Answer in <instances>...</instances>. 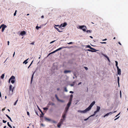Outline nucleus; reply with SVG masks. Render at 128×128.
<instances>
[{
	"mask_svg": "<svg viewBox=\"0 0 128 128\" xmlns=\"http://www.w3.org/2000/svg\"><path fill=\"white\" fill-rule=\"evenodd\" d=\"M95 101H93L91 104H90V106L87 108L85 109L84 110H78V112H80L81 113H85L87 111H89L90 110L92 107V106L95 104Z\"/></svg>",
	"mask_w": 128,
	"mask_h": 128,
	"instance_id": "nucleus-1",
	"label": "nucleus"
},
{
	"mask_svg": "<svg viewBox=\"0 0 128 128\" xmlns=\"http://www.w3.org/2000/svg\"><path fill=\"white\" fill-rule=\"evenodd\" d=\"M15 78V77L14 76H11V77L9 79L8 81V82L9 83L10 82V81L11 80V83L13 84L15 82V80H14Z\"/></svg>",
	"mask_w": 128,
	"mask_h": 128,
	"instance_id": "nucleus-2",
	"label": "nucleus"
},
{
	"mask_svg": "<svg viewBox=\"0 0 128 128\" xmlns=\"http://www.w3.org/2000/svg\"><path fill=\"white\" fill-rule=\"evenodd\" d=\"M79 28L82 29V30L84 32H86V29L87 28L85 26H79Z\"/></svg>",
	"mask_w": 128,
	"mask_h": 128,
	"instance_id": "nucleus-3",
	"label": "nucleus"
},
{
	"mask_svg": "<svg viewBox=\"0 0 128 128\" xmlns=\"http://www.w3.org/2000/svg\"><path fill=\"white\" fill-rule=\"evenodd\" d=\"M63 122V120L62 119H61L60 120V122H59L57 125V126L58 127L60 128L61 125V124H62Z\"/></svg>",
	"mask_w": 128,
	"mask_h": 128,
	"instance_id": "nucleus-4",
	"label": "nucleus"
},
{
	"mask_svg": "<svg viewBox=\"0 0 128 128\" xmlns=\"http://www.w3.org/2000/svg\"><path fill=\"white\" fill-rule=\"evenodd\" d=\"M55 97L56 98V99H57V100L58 101H59V102H64V101L63 100H60V99H59L58 98V96H57V95L56 94L55 95Z\"/></svg>",
	"mask_w": 128,
	"mask_h": 128,
	"instance_id": "nucleus-5",
	"label": "nucleus"
},
{
	"mask_svg": "<svg viewBox=\"0 0 128 128\" xmlns=\"http://www.w3.org/2000/svg\"><path fill=\"white\" fill-rule=\"evenodd\" d=\"M116 112V111H115L114 112H109V113H107V114H106L104 116V117H105L106 116H108V115H109L110 114H112V113H114V112Z\"/></svg>",
	"mask_w": 128,
	"mask_h": 128,
	"instance_id": "nucleus-6",
	"label": "nucleus"
},
{
	"mask_svg": "<svg viewBox=\"0 0 128 128\" xmlns=\"http://www.w3.org/2000/svg\"><path fill=\"white\" fill-rule=\"evenodd\" d=\"M67 113L64 112L62 115V117L63 118V121L64 120L65 118L66 117Z\"/></svg>",
	"mask_w": 128,
	"mask_h": 128,
	"instance_id": "nucleus-7",
	"label": "nucleus"
},
{
	"mask_svg": "<svg viewBox=\"0 0 128 128\" xmlns=\"http://www.w3.org/2000/svg\"><path fill=\"white\" fill-rule=\"evenodd\" d=\"M67 25V23L65 22L63 24H61L60 26H59V28H60L62 27H64L66 26Z\"/></svg>",
	"mask_w": 128,
	"mask_h": 128,
	"instance_id": "nucleus-8",
	"label": "nucleus"
},
{
	"mask_svg": "<svg viewBox=\"0 0 128 128\" xmlns=\"http://www.w3.org/2000/svg\"><path fill=\"white\" fill-rule=\"evenodd\" d=\"M2 26H3L2 27V31L3 32L5 28L7 26L6 25H4V24H2Z\"/></svg>",
	"mask_w": 128,
	"mask_h": 128,
	"instance_id": "nucleus-9",
	"label": "nucleus"
},
{
	"mask_svg": "<svg viewBox=\"0 0 128 128\" xmlns=\"http://www.w3.org/2000/svg\"><path fill=\"white\" fill-rule=\"evenodd\" d=\"M118 70V74L119 75H121V70L118 67L117 68Z\"/></svg>",
	"mask_w": 128,
	"mask_h": 128,
	"instance_id": "nucleus-10",
	"label": "nucleus"
},
{
	"mask_svg": "<svg viewBox=\"0 0 128 128\" xmlns=\"http://www.w3.org/2000/svg\"><path fill=\"white\" fill-rule=\"evenodd\" d=\"M69 47L68 46H62L61 47H60L58 48V50H60L63 48H68Z\"/></svg>",
	"mask_w": 128,
	"mask_h": 128,
	"instance_id": "nucleus-11",
	"label": "nucleus"
},
{
	"mask_svg": "<svg viewBox=\"0 0 128 128\" xmlns=\"http://www.w3.org/2000/svg\"><path fill=\"white\" fill-rule=\"evenodd\" d=\"M12 86L11 85H10V86H9V88L10 91H11L12 90V92H13V90L14 88V87L13 88H12Z\"/></svg>",
	"mask_w": 128,
	"mask_h": 128,
	"instance_id": "nucleus-12",
	"label": "nucleus"
},
{
	"mask_svg": "<svg viewBox=\"0 0 128 128\" xmlns=\"http://www.w3.org/2000/svg\"><path fill=\"white\" fill-rule=\"evenodd\" d=\"M26 34V32L25 31H22L21 32L20 34L22 36L23 35H25Z\"/></svg>",
	"mask_w": 128,
	"mask_h": 128,
	"instance_id": "nucleus-13",
	"label": "nucleus"
},
{
	"mask_svg": "<svg viewBox=\"0 0 128 128\" xmlns=\"http://www.w3.org/2000/svg\"><path fill=\"white\" fill-rule=\"evenodd\" d=\"M71 72V71L70 70H66L64 71V74H67L68 73L70 72Z\"/></svg>",
	"mask_w": 128,
	"mask_h": 128,
	"instance_id": "nucleus-14",
	"label": "nucleus"
},
{
	"mask_svg": "<svg viewBox=\"0 0 128 128\" xmlns=\"http://www.w3.org/2000/svg\"><path fill=\"white\" fill-rule=\"evenodd\" d=\"M69 108L66 106L65 108V110L64 112L66 113H67Z\"/></svg>",
	"mask_w": 128,
	"mask_h": 128,
	"instance_id": "nucleus-15",
	"label": "nucleus"
},
{
	"mask_svg": "<svg viewBox=\"0 0 128 128\" xmlns=\"http://www.w3.org/2000/svg\"><path fill=\"white\" fill-rule=\"evenodd\" d=\"M44 119H45V120H47V121H51V120L50 119L46 117H45L44 118Z\"/></svg>",
	"mask_w": 128,
	"mask_h": 128,
	"instance_id": "nucleus-16",
	"label": "nucleus"
},
{
	"mask_svg": "<svg viewBox=\"0 0 128 128\" xmlns=\"http://www.w3.org/2000/svg\"><path fill=\"white\" fill-rule=\"evenodd\" d=\"M6 116L8 118L10 119V120L12 122V120H11V118H10L8 116L7 114H6Z\"/></svg>",
	"mask_w": 128,
	"mask_h": 128,
	"instance_id": "nucleus-17",
	"label": "nucleus"
},
{
	"mask_svg": "<svg viewBox=\"0 0 128 128\" xmlns=\"http://www.w3.org/2000/svg\"><path fill=\"white\" fill-rule=\"evenodd\" d=\"M87 47L89 48H90V49H91V50H94V48H92L90 45H88V46H86Z\"/></svg>",
	"mask_w": 128,
	"mask_h": 128,
	"instance_id": "nucleus-18",
	"label": "nucleus"
},
{
	"mask_svg": "<svg viewBox=\"0 0 128 128\" xmlns=\"http://www.w3.org/2000/svg\"><path fill=\"white\" fill-rule=\"evenodd\" d=\"M97 109H96V111L97 112H99L100 110V106H97Z\"/></svg>",
	"mask_w": 128,
	"mask_h": 128,
	"instance_id": "nucleus-19",
	"label": "nucleus"
},
{
	"mask_svg": "<svg viewBox=\"0 0 128 128\" xmlns=\"http://www.w3.org/2000/svg\"><path fill=\"white\" fill-rule=\"evenodd\" d=\"M71 104V103L70 102H69L68 104L66 106L69 108L70 106V105Z\"/></svg>",
	"mask_w": 128,
	"mask_h": 128,
	"instance_id": "nucleus-20",
	"label": "nucleus"
},
{
	"mask_svg": "<svg viewBox=\"0 0 128 128\" xmlns=\"http://www.w3.org/2000/svg\"><path fill=\"white\" fill-rule=\"evenodd\" d=\"M28 59L26 60H25L23 62V64H26L28 62H27V61L28 60Z\"/></svg>",
	"mask_w": 128,
	"mask_h": 128,
	"instance_id": "nucleus-21",
	"label": "nucleus"
},
{
	"mask_svg": "<svg viewBox=\"0 0 128 128\" xmlns=\"http://www.w3.org/2000/svg\"><path fill=\"white\" fill-rule=\"evenodd\" d=\"M34 72L32 75V77H31V82H32V79H33V76H34Z\"/></svg>",
	"mask_w": 128,
	"mask_h": 128,
	"instance_id": "nucleus-22",
	"label": "nucleus"
},
{
	"mask_svg": "<svg viewBox=\"0 0 128 128\" xmlns=\"http://www.w3.org/2000/svg\"><path fill=\"white\" fill-rule=\"evenodd\" d=\"M44 114L43 112H42L41 114H40V117L42 118L43 117Z\"/></svg>",
	"mask_w": 128,
	"mask_h": 128,
	"instance_id": "nucleus-23",
	"label": "nucleus"
},
{
	"mask_svg": "<svg viewBox=\"0 0 128 128\" xmlns=\"http://www.w3.org/2000/svg\"><path fill=\"white\" fill-rule=\"evenodd\" d=\"M55 28L56 29V30H57L58 32H62V31H60V30H59V29L58 28H56V27H55Z\"/></svg>",
	"mask_w": 128,
	"mask_h": 128,
	"instance_id": "nucleus-24",
	"label": "nucleus"
},
{
	"mask_svg": "<svg viewBox=\"0 0 128 128\" xmlns=\"http://www.w3.org/2000/svg\"><path fill=\"white\" fill-rule=\"evenodd\" d=\"M4 74H2L1 76V78L2 79H3L4 78Z\"/></svg>",
	"mask_w": 128,
	"mask_h": 128,
	"instance_id": "nucleus-25",
	"label": "nucleus"
},
{
	"mask_svg": "<svg viewBox=\"0 0 128 128\" xmlns=\"http://www.w3.org/2000/svg\"><path fill=\"white\" fill-rule=\"evenodd\" d=\"M7 124L8 126L10 128H12V127L10 126V124L8 122H7Z\"/></svg>",
	"mask_w": 128,
	"mask_h": 128,
	"instance_id": "nucleus-26",
	"label": "nucleus"
},
{
	"mask_svg": "<svg viewBox=\"0 0 128 128\" xmlns=\"http://www.w3.org/2000/svg\"><path fill=\"white\" fill-rule=\"evenodd\" d=\"M115 62H116V66L117 68L118 67V62L116 61H115Z\"/></svg>",
	"mask_w": 128,
	"mask_h": 128,
	"instance_id": "nucleus-27",
	"label": "nucleus"
},
{
	"mask_svg": "<svg viewBox=\"0 0 128 128\" xmlns=\"http://www.w3.org/2000/svg\"><path fill=\"white\" fill-rule=\"evenodd\" d=\"M118 78V84L119 86V77H118L117 78Z\"/></svg>",
	"mask_w": 128,
	"mask_h": 128,
	"instance_id": "nucleus-28",
	"label": "nucleus"
},
{
	"mask_svg": "<svg viewBox=\"0 0 128 128\" xmlns=\"http://www.w3.org/2000/svg\"><path fill=\"white\" fill-rule=\"evenodd\" d=\"M87 50L89 52H94V51L92 50H91L90 49H88Z\"/></svg>",
	"mask_w": 128,
	"mask_h": 128,
	"instance_id": "nucleus-29",
	"label": "nucleus"
},
{
	"mask_svg": "<svg viewBox=\"0 0 128 128\" xmlns=\"http://www.w3.org/2000/svg\"><path fill=\"white\" fill-rule=\"evenodd\" d=\"M86 32L87 33H91L92 32V30H87Z\"/></svg>",
	"mask_w": 128,
	"mask_h": 128,
	"instance_id": "nucleus-30",
	"label": "nucleus"
},
{
	"mask_svg": "<svg viewBox=\"0 0 128 128\" xmlns=\"http://www.w3.org/2000/svg\"><path fill=\"white\" fill-rule=\"evenodd\" d=\"M98 112H97L96 111H96H95L94 112V114L92 115V116H94L95 115V114H96Z\"/></svg>",
	"mask_w": 128,
	"mask_h": 128,
	"instance_id": "nucleus-31",
	"label": "nucleus"
},
{
	"mask_svg": "<svg viewBox=\"0 0 128 128\" xmlns=\"http://www.w3.org/2000/svg\"><path fill=\"white\" fill-rule=\"evenodd\" d=\"M64 90H65V91L66 92H68V90L66 88V87H64Z\"/></svg>",
	"mask_w": 128,
	"mask_h": 128,
	"instance_id": "nucleus-32",
	"label": "nucleus"
},
{
	"mask_svg": "<svg viewBox=\"0 0 128 128\" xmlns=\"http://www.w3.org/2000/svg\"><path fill=\"white\" fill-rule=\"evenodd\" d=\"M41 28L40 26H36V28L37 30H38L39 28Z\"/></svg>",
	"mask_w": 128,
	"mask_h": 128,
	"instance_id": "nucleus-33",
	"label": "nucleus"
},
{
	"mask_svg": "<svg viewBox=\"0 0 128 128\" xmlns=\"http://www.w3.org/2000/svg\"><path fill=\"white\" fill-rule=\"evenodd\" d=\"M43 109L45 110H46L48 109V108H43Z\"/></svg>",
	"mask_w": 128,
	"mask_h": 128,
	"instance_id": "nucleus-34",
	"label": "nucleus"
},
{
	"mask_svg": "<svg viewBox=\"0 0 128 128\" xmlns=\"http://www.w3.org/2000/svg\"><path fill=\"white\" fill-rule=\"evenodd\" d=\"M18 99L14 102V105H15L16 104V103L18 102Z\"/></svg>",
	"mask_w": 128,
	"mask_h": 128,
	"instance_id": "nucleus-35",
	"label": "nucleus"
},
{
	"mask_svg": "<svg viewBox=\"0 0 128 128\" xmlns=\"http://www.w3.org/2000/svg\"><path fill=\"white\" fill-rule=\"evenodd\" d=\"M93 50L94 51V52H96V51H99V50H96L94 48V50Z\"/></svg>",
	"mask_w": 128,
	"mask_h": 128,
	"instance_id": "nucleus-36",
	"label": "nucleus"
},
{
	"mask_svg": "<svg viewBox=\"0 0 128 128\" xmlns=\"http://www.w3.org/2000/svg\"><path fill=\"white\" fill-rule=\"evenodd\" d=\"M73 42H69L68 43V44H73Z\"/></svg>",
	"mask_w": 128,
	"mask_h": 128,
	"instance_id": "nucleus-37",
	"label": "nucleus"
},
{
	"mask_svg": "<svg viewBox=\"0 0 128 128\" xmlns=\"http://www.w3.org/2000/svg\"><path fill=\"white\" fill-rule=\"evenodd\" d=\"M16 12H17V10H16L14 14V16H15L16 15Z\"/></svg>",
	"mask_w": 128,
	"mask_h": 128,
	"instance_id": "nucleus-38",
	"label": "nucleus"
},
{
	"mask_svg": "<svg viewBox=\"0 0 128 128\" xmlns=\"http://www.w3.org/2000/svg\"><path fill=\"white\" fill-rule=\"evenodd\" d=\"M2 121H3V122L4 123H6V121L4 120H3Z\"/></svg>",
	"mask_w": 128,
	"mask_h": 128,
	"instance_id": "nucleus-39",
	"label": "nucleus"
},
{
	"mask_svg": "<svg viewBox=\"0 0 128 128\" xmlns=\"http://www.w3.org/2000/svg\"><path fill=\"white\" fill-rule=\"evenodd\" d=\"M72 98H70V100H69V102H70V103H71V102L72 101Z\"/></svg>",
	"mask_w": 128,
	"mask_h": 128,
	"instance_id": "nucleus-40",
	"label": "nucleus"
},
{
	"mask_svg": "<svg viewBox=\"0 0 128 128\" xmlns=\"http://www.w3.org/2000/svg\"><path fill=\"white\" fill-rule=\"evenodd\" d=\"M84 68L86 70H88V68L87 67L85 66Z\"/></svg>",
	"mask_w": 128,
	"mask_h": 128,
	"instance_id": "nucleus-41",
	"label": "nucleus"
},
{
	"mask_svg": "<svg viewBox=\"0 0 128 128\" xmlns=\"http://www.w3.org/2000/svg\"><path fill=\"white\" fill-rule=\"evenodd\" d=\"M33 62V61H32V62H31V63L30 64V65H29V66H28V68L30 67V66L32 64V63Z\"/></svg>",
	"mask_w": 128,
	"mask_h": 128,
	"instance_id": "nucleus-42",
	"label": "nucleus"
},
{
	"mask_svg": "<svg viewBox=\"0 0 128 128\" xmlns=\"http://www.w3.org/2000/svg\"><path fill=\"white\" fill-rule=\"evenodd\" d=\"M27 115L28 116H30V114H29V112H27Z\"/></svg>",
	"mask_w": 128,
	"mask_h": 128,
	"instance_id": "nucleus-43",
	"label": "nucleus"
},
{
	"mask_svg": "<svg viewBox=\"0 0 128 128\" xmlns=\"http://www.w3.org/2000/svg\"><path fill=\"white\" fill-rule=\"evenodd\" d=\"M103 55L106 58H107L108 57V56H107L104 54H103Z\"/></svg>",
	"mask_w": 128,
	"mask_h": 128,
	"instance_id": "nucleus-44",
	"label": "nucleus"
},
{
	"mask_svg": "<svg viewBox=\"0 0 128 128\" xmlns=\"http://www.w3.org/2000/svg\"><path fill=\"white\" fill-rule=\"evenodd\" d=\"M73 95L72 94H71L70 95V98H72L73 97Z\"/></svg>",
	"mask_w": 128,
	"mask_h": 128,
	"instance_id": "nucleus-45",
	"label": "nucleus"
},
{
	"mask_svg": "<svg viewBox=\"0 0 128 128\" xmlns=\"http://www.w3.org/2000/svg\"><path fill=\"white\" fill-rule=\"evenodd\" d=\"M34 42H33L31 43L30 44H32L34 45Z\"/></svg>",
	"mask_w": 128,
	"mask_h": 128,
	"instance_id": "nucleus-46",
	"label": "nucleus"
},
{
	"mask_svg": "<svg viewBox=\"0 0 128 128\" xmlns=\"http://www.w3.org/2000/svg\"><path fill=\"white\" fill-rule=\"evenodd\" d=\"M55 41V40L51 42H50V44L52 43H53Z\"/></svg>",
	"mask_w": 128,
	"mask_h": 128,
	"instance_id": "nucleus-47",
	"label": "nucleus"
},
{
	"mask_svg": "<svg viewBox=\"0 0 128 128\" xmlns=\"http://www.w3.org/2000/svg\"><path fill=\"white\" fill-rule=\"evenodd\" d=\"M38 109L40 111V112L41 113L42 112V110L39 108H38Z\"/></svg>",
	"mask_w": 128,
	"mask_h": 128,
	"instance_id": "nucleus-48",
	"label": "nucleus"
},
{
	"mask_svg": "<svg viewBox=\"0 0 128 128\" xmlns=\"http://www.w3.org/2000/svg\"><path fill=\"white\" fill-rule=\"evenodd\" d=\"M100 43L101 44H106V42H100Z\"/></svg>",
	"mask_w": 128,
	"mask_h": 128,
	"instance_id": "nucleus-49",
	"label": "nucleus"
},
{
	"mask_svg": "<svg viewBox=\"0 0 128 128\" xmlns=\"http://www.w3.org/2000/svg\"><path fill=\"white\" fill-rule=\"evenodd\" d=\"M70 93L73 94L74 93V92L72 91H70Z\"/></svg>",
	"mask_w": 128,
	"mask_h": 128,
	"instance_id": "nucleus-50",
	"label": "nucleus"
},
{
	"mask_svg": "<svg viewBox=\"0 0 128 128\" xmlns=\"http://www.w3.org/2000/svg\"><path fill=\"white\" fill-rule=\"evenodd\" d=\"M5 108H3L2 109V111L3 112L4 110H5Z\"/></svg>",
	"mask_w": 128,
	"mask_h": 128,
	"instance_id": "nucleus-51",
	"label": "nucleus"
},
{
	"mask_svg": "<svg viewBox=\"0 0 128 128\" xmlns=\"http://www.w3.org/2000/svg\"><path fill=\"white\" fill-rule=\"evenodd\" d=\"M55 52H55V51L54 50V51L53 52H51V53H52V54H53V53H55Z\"/></svg>",
	"mask_w": 128,
	"mask_h": 128,
	"instance_id": "nucleus-52",
	"label": "nucleus"
},
{
	"mask_svg": "<svg viewBox=\"0 0 128 128\" xmlns=\"http://www.w3.org/2000/svg\"><path fill=\"white\" fill-rule=\"evenodd\" d=\"M52 121L54 123H56V122L55 121H54V120H52Z\"/></svg>",
	"mask_w": 128,
	"mask_h": 128,
	"instance_id": "nucleus-53",
	"label": "nucleus"
},
{
	"mask_svg": "<svg viewBox=\"0 0 128 128\" xmlns=\"http://www.w3.org/2000/svg\"><path fill=\"white\" fill-rule=\"evenodd\" d=\"M88 119V118H86V119H85L84 120V121H86Z\"/></svg>",
	"mask_w": 128,
	"mask_h": 128,
	"instance_id": "nucleus-54",
	"label": "nucleus"
},
{
	"mask_svg": "<svg viewBox=\"0 0 128 128\" xmlns=\"http://www.w3.org/2000/svg\"><path fill=\"white\" fill-rule=\"evenodd\" d=\"M120 114V113H119L117 115H116V117H117L118 115H119V114Z\"/></svg>",
	"mask_w": 128,
	"mask_h": 128,
	"instance_id": "nucleus-55",
	"label": "nucleus"
},
{
	"mask_svg": "<svg viewBox=\"0 0 128 128\" xmlns=\"http://www.w3.org/2000/svg\"><path fill=\"white\" fill-rule=\"evenodd\" d=\"M9 43H10V42H9V41H8V45H9Z\"/></svg>",
	"mask_w": 128,
	"mask_h": 128,
	"instance_id": "nucleus-56",
	"label": "nucleus"
},
{
	"mask_svg": "<svg viewBox=\"0 0 128 128\" xmlns=\"http://www.w3.org/2000/svg\"><path fill=\"white\" fill-rule=\"evenodd\" d=\"M41 124V126H44V125L43 124Z\"/></svg>",
	"mask_w": 128,
	"mask_h": 128,
	"instance_id": "nucleus-57",
	"label": "nucleus"
},
{
	"mask_svg": "<svg viewBox=\"0 0 128 128\" xmlns=\"http://www.w3.org/2000/svg\"><path fill=\"white\" fill-rule=\"evenodd\" d=\"M107 58V59L108 60V61H110V59H109V58L108 57Z\"/></svg>",
	"mask_w": 128,
	"mask_h": 128,
	"instance_id": "nucleus-58",
	"label": "nucleus"
},
{
	"mask_svg": "<svg viewBox=\"0 0 128 128\" xmlns=\"http://www.w3.org/2000/svg\"><path fill=\"white\" fill-rule=\"evenodd\" d=\"M118 43L120 45H121V46L122 45V44L120 42H118Z\"/></svg>",
	"mask_w": 128,
	"mask_h": 128,
	"instance_id": "nucleus-59",
	"label": "nucleus"
},
{
	"mask_svg": "<svg viewBox=\"0 0 128 128\" xmlns=\"http://www.w3.org/2000/svg\"><path fill=\"white\" fill-rule=\"evenodd\" d=\"M119 116L118 117V118H116V119H114V120H117V119H118V118H119Z\"/></svg>",
	"mask_w": 128,
	"mask_h": 128,
	"instance_id": "nucleus-60",
	"label": "nucleus"
},
{
	"mask_svg": "<svg viewBox=\"0 0 128 128\" xmlns=\"http://www.w3.org/2000/svg\"><path fill=\"white\" fill-rule=\"evenodd\" d=\"M74 85V84H70V86H73Z\"/></svg>",
	"mask_w": 128,
	"mask_h": 128,
	"instance_id": "nucleus-61",
	"label": "nucleus"
},
{
	"mask_svg": "<svg viewBox=\"0 0 128 128\" xmlns=\"http://www.w3.org/2000/svg\"><path fill=\"white\" fill-rule=\"evenodd\" d=\"M41 18H44V16H42L41 17Z\"/></svg>",
	"mask_w": 128,
	"mask_h": 128,
	"instance_id": "nucleus-62",
	"label": "nucleus"
},
{
	"mask_svg": "<svg viewBox=\"0 0 128 128\" xmlns=\"http://www.w3.org/2000/svg\"><path fill=\"white\" fill-rule=\"evenodd\" d=\"M55 52H56L57 51H58V49H57L56 50H55Z\"/></svg>",
	"mask_w": 128,
	"mask_h": 128,
	"instance_id": "nucleus-63",
	"label": "nucleus"
},
{
	"mask_svg": "<svg viewBox=\"0 0 128 128\" xmlns=\"http://www.w3.org/2000/svg\"><path fill=\"white\" fill-rule=\"evenodd\" d=\"M55 52H56L57 51H58V49H57L56 50H55Z\"/></svg>",
	"mask_w": 128,
	"mask_h": 128,
	"instance_id": "nucleus-64",
	"label": "nucleus"
}]
</instances>
